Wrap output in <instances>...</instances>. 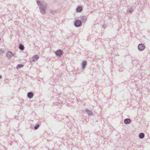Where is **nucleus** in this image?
I'll return each instance as SVG.
<instances>
[{"label": "nucleus", "instance_id": "nucleus-3", "mask_svg": "<svg viewBox=\"0 0 150 150\" xmlns=\"http://www.w3.org/2000/svg\"><path fill=\"white\" fill-rule=\"evenodd\" d=\"M82 25V23L80 20H77L75 21L74 25L76 27H78L81 26Z\"/></svg>", "mask_w": 150, "mask_h": 150}, {"label": "nucleus", "instance_id": "nucleus-19", "mask_svg": "<svg viewBox=\"0 0 150 150\" xmlns=\"http://www.w3.org/2000/svg\"><path fill=\"white\" fill-rule=\"evenodd\" d=\"M57 12L56 11L52 10L50 11V12L52 14L54 15L57 13Z\"/></svg>", "mask_w": 150, "mask_h": 150}, {"label": "nucleus", "instance_id": "nucleus-1", "mask_svg": "<svg viewBox=\"0 0 150 150\" xmlns=\"http://www.w3.org/2000/svg\"><path fill=\"white\" fill-rule=\"evenodd\" d=\"M36 2L38 6H39L40 12L42 14H46L45 10L47 7V4L46 3H41L40 1L39 0H37Z\"/></svg>", "mask_w": 150, "mask_h": 150}, {"label": "nucleus", "instance_id": "nucleus-24", "mask_svg": "<svg viewBox=\"0 0 150 150\" xmlns=\"http://www.w3.org/2000/svg\"><path fill=\"white\" fill-rule=\"evenodd\" d=\"M1 40V38L0 37V41Z\"/></svg>", "mask_w": 150, "mask_h": 150}, {"label": "nucleus", "instance_id": "nucleus-6", "mask_svg": "<svg viewBox=\"0 0 150 150\" xmlns=\"http://www.w3.org/2000/svg\"><path fill=\"white\" fill-rule=\"evenodd\" d=\"M34 96L33 93L32 92H28L27 93V96L30 99L32 98Z\"/></svg>", "mask_w": 150, "mask_h": 150}, {"label": "nucleus", "instance_id": "nucleus-13", "mask_svg": "<svg viewBox=\"0 0 150 150\" xmlns=\"http://www.w3.org/2000/svg\"><path fill=\"white\" fill-rule=\"evenodd\" d=\"M58 102H55L53 103V104L55 105L56 106H60L62 104V102H61L60 100H59L58 101Z\"/></svg>", "mask_w": 150, "mask_h": 150}, {"label": "nucleus", "instance_id": "nucleus-11", "mask_svg": "<svg viewBox=\"0 0 150 150\" xmlns=\"http://www.w3.org/2000/svg\"><path fill=\"white\" fill-rule=\"evenodd\" d=\"M124 123L126 124H128L131 122V120L129 118H126L124 120Z\"/></svg>", "mask_w": 150, "mask_h": 150}, {"label": "nucleus", "instance_id": "nucleus-7", "mask_svg": "<svg viewBox=\"0 0 150 150\" xmlns=\"http://www.w3.org/2000/svg\"><path fill=\"white\" fill-rule=\"evenodd\" d=\"M39 56L38 55H34L32 58L31 61L33 62L36 61L39 58Z\"/></svg>", "mask_w": 150, "mask_h": 150}, {"label": "nucleus", "instance_id": "nucleus-4", "mask_svg": "<svg viewBox=\"0 0 150 150\" xmlns=\"http://www.w3.org/2000/svg\"><path fill=\"white\" fill-rule=\"evenodd\" d=\"M138 48L139 51H142L145 48V46L143 44L140 43L138 45Z\"/></svg>", "mask_w": 150, "mask_h": 150}, {"label": "nucleus", "instance_id": "nucleus-22", "mask_svg": "<svg viewBox=\"0 0 150 150\" xmlns=\"http://www.w3.org/2000/svg\"><path fill=\"white\" fill-rule=\"evenodd\" d=\"M103 28H105V26H104V25H103Z\"/></svg>", "mask_w": 150, "mask_h": 150}, {"label": "nucleus", "instance_id": "nucleus-23", "mask_svg": "<svg viewBox=\"0 0 150 150\" xmlns=\"http://www.w3.org/2000/svg\"><path fill=\"white\" fill-rule=\"evenodd\" d=\"M103 28H105V26H104V25H103Z\"/></svg>", "mask_w": 150, "mask_h": 150}, {"label": "nucleus", "instance_id": "nucleus-20", "mask_svg": "<svg viewBox=\"0 0 150 150\" xmlns=\"http://www.w3.org/2000/svg\"><path fill=\"white\" fill-rule=\"evenodd\" d=\"M5 52L2 49H0V55L1 53H4Z\"/></svg>", "mask_w": 150, "mask_h": 150}, {"label": "nucleus", "instance_id": "nucleus-18", "mask_svg": "<svg viewBox=\"0 0 150 150\" xmlns=\"http://www.w3.org/2000/svg\"><path fill=\"white\" fill-rule=\"evenodd\" d=\"M133 8L131 7L130 9H129V10H128L127 11L129 13H131L133 11Z\"/></svg>", "mask_w": 150, "mask_h": 150}, {"label": "nucleus", "instance_id": "nucleus-15", "mask_svg": "<svg viewBox=\"0 0 150 150\" xmlns=\"http://www.w3.org/2000/svg\"><path fill=\"white\" fill-rule=\"evenodd\" d=\"M144 134L143 133H141L139 134V137L140 139H143L144 137Z\"/></svg>", "mask_w": 150, "mask_h": 150}, {"label": "nucleus", "instance_id": "nucleus-9", "mask_svg": "<svg viewBox=\"0 0 150 150\" xmlns=\"http://www.w3.org/2000/svg\"><path fill=\"white\" fill-rule=\"evenodd\" d=\"M87 65V61H84L82 62V70H83L85 68Z\"/></svg>", "mask_w": 150, "mask_h": 150}, {"label": "nucleus", "instance_id": "nucleus-17", "mask_svg": "<svg viewBox=\"0 0 150 150\" xmlns=\"http://www.w3.org/2000/svg\"><path fill=\"white\" fill-rule=\"evenodd\" d=\"M40 127V125L38 124L36 125L34 127V129L35 130L37 129Z\"/></svg>", "mask_w": 150, "mask_h": 150}, {"label": "nucleus", "instance_id": "nucleus-16", "mask_svg": "<svg viewBox=\"0 0 150 150\" xmlns=\"http://www.w3.org/2000/svg\"><path fill=\"white\" fill-rule=\"evenodd\" d=\"M23 64H18L17 67H16V69H20L21 68L23 67Z\"/></svg>", "mask_w": 150, "mask_h": 150}, {"label": "nucleus", "instance_id": "nucleus-5", "mask_svg": "<svg viewBox=\"0 0 150 150\" xmlns=\"http://www.w3.org/2000/svg\"><path fill=\"white\" fill-rule=\"evenodd\" d=\"M63 52L61 50H58L55 52L56 55L57 56L61 55L62 54Z\"/></svg>", "mask_w": 150, "mask_h": 150}, {"label": "nucleus", "instance_id": "nucleus-21", "mask_svg": "<svg viewBox=\"0 0 150 150\" xmlns=\"http://www.w3.org/2000/svg\"><path fill=\"white\" fill-rule=\"evenodd\" d=\"M2 78V76H1L0 75V79H1Z\"/></svg>", "mask_w": 150, "mask_h": 150}, {"label": "nucleus", "instance_id": "nucleus-12", "mask_svg": "<svg viewBox=\"0 0 150 150\" xmlns=\"http://www.w3.org/2000/svg\"><path fill=\"white\" fill-rule=\"evenodd\" d=\"M85 111L86 112H87V114L89 115H92L93 114V113L91 110L86 109Z\"/></svg>", "mask_w": 150, "mask_h": 150}, {"label": "nucleus", "instance_id": "nucleus-2", "mask_svg": "<svg viewBox=\"0 0 150 150\" xmlns=\"http://www.w3.org/2000/svg\"><path fill=\"white\" fill-rule=\"evenodd\" d=\"M15 54L13 52L11 51H8L6 53V57L8 59H10Z\"/></svg>", "mask_w": 150, "mask_h": 150}, {"label": "nucleus", "instance_id": "nucleus-14", "mask_svg": "<svg viewBox=\"0 0 150 150\" xmlns=\"http://www.w3.org/2000/svg\"><path fill=\"white\" fill-rule=\"evenodd\" d=\"M19 49L21 50H23L24 49V45L21 44H20L18 46Z\"/></svg>", "mask_w": 150, "mask_h": 150}, {"label": "nucleus", "instance_id": "nucleus-10", "mask_svg": "<svg viewBox=\"0 0 150 150\" xmlns=\"http://www.w3.org/2000/svg\"><path fill=\"white\" fill-rule=\"evenodd\" d=\"M83 11V8L81 6H78L76 9V11L77 13L81 12Z\"/></svg>", "mask_w": 150, "mask_h": 150}, {"label": "nucleus", "instance_id": "nucleus-8", "mask_svg": "<svg viewBox=\"0 0 150 150\" xmlns=\"http://www.w3.org/2000/svg\"><path fill=\"white\" fill-rule=\"evenodd\" d=\"M79 18H80L81 19V20L80 21L82 22V23H84L86 21L87 19L85 16H80Z\"/></svg>", "mask_w": 150, "mask_h": 150}]
</instances>
